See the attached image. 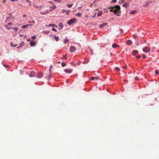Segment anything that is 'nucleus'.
Wrapping results in <instances>:
<instances>
[{
  "label": "nucleus",
  "instance_id": "nucleus-1",
  "mask_svg": "<svg viewBox=\"0 0 159 159\" xmlns=\"http://www.w3.org/2000/svg\"><path fill=\"white\" fill-rule=\"evenodd\" d=\"M111 9L110 10V11L116 13L119 12L120 9V7L119 5H116L115 7H111L110 8Z\"/></svg>",
  "mask_w": 159,
  "mask_h": 159
},
{
  "label": "nucleus",
  "instance_id": "nucleus-2",
  "mask_svg": "<svg viewBox=\"0 0 159 159\" xmlns=\"http://www.w3.org/2000/svg\"><path fill=\"white\" fill-rule=\"evenodd\" d=\"M76 21V19L75 18H74L70 20L69 21L67 22V23L69 25H71L73 24L74 22Z\"/></svg>",
  "mask_w": 159,
  "mask_h": 159
},
{
  "label": "nucleus",
  "instance_id": "nucleus-3",
  "mask_svg": "<svg viewBox=\"0 0 159 159\" xmlns=\"http://www.w3.org/2000/svg\"><path fill=\"white\" fill-rule=\"evenodd\" d=\"M42 7V6L40 7L41 9V7ZM49 12V11L47 10H45L44 11H42V9L40 11V14L42 15H45Z\"/></svg>",
  "mask_w": 159,
  "mask_h": 159
},
{
  "label": "nucleus",
  "instance_id": "nucleus-4",
  "mask_svg": "<svg viewBox=\"0 0 159 159\" xmlns=\"http://www.w3.org/2000/svg\"><path fill=\"white\" fill-rule=\"evenodd\" d=\"M143 50L145 52H148L150 51V49L148 47H145L143 48Z\"/></svg>",
  "mask_w": 159,
  "mask_h": 159
},
{
  "label": "nucleus",
  "instance_id": "nucleus-5",
  "mask_svg": "<svg viewBox=\"0 0 159 159\" xmlns=\"http://www.w3.org/2000/svg\"><path fill=\"white\" fill-rule=\"evenodd\" d=\"M75 48L74 46H71L70 48V51L72 52L75 51Z\"/></svg>",
  "mask_w": 159,
  "mask_h": 159
},
{
  "label": "nucleus",
  "instance_id": "nucleus-6",
  "mask_svg": "<svg viewBox=\"0 0 159 159\" xmlns=\"http://www.w3.org/2000/svg\"><path fill=\"white\" fill-rule=\"evenodd\" d=\"M107 23H104L102 24H101L99 25V27L100 28H103L104 26L107 25Z\"/></svg>",
  "mask_w": 159,
  "mask_h": 159
},
{
  "label": "nucleus",
  "instance_id": "nucleus-7",
  "mask_svg": "<svg viewBox=\"0 0 159 159\" xmlns=\"http://www.w3.org/2000/svg\"><path fill=\"white\" fill-rule=\"evenodd\" d=\"M30 44L31 46H34L36 45V43L33 41L30 42Z\"/></svg>",
  "mask_w": 159,
  "mask_h": 159
},
{
  "label": "nucleus",
  "instance_id": "nucleus-8",
  "mask_svg": "<svg viewBox=\"0 0 159 159\" xmlns=\"http://www.w3.org/2000/svg\"><path fill=\"white\" fill-rule=\"evenodd\" d=\"M38 78H41L42 77V76H43V74L41 72H39L38 73Z\"/></svg>",
  "mask_w": 159,
  "mask_h": 159
},
{
  "label": "nucleus",
  "instance_id": "nucleus-9",
  "mask_svg": "<svg viewBox=\"0 0 159 159\" xmlns=\"http://www.w3.org/2000/svg\"><path fill=\"white\" fill-rule=\"evenodd\" d=\"M138 52L137 50H135L133 52L132 54L134 56H135L138 54Z\"/></svg>",
  "mask_w": 159,
  "mask_h": 159
},
{
  "label": "nucleus",
  "instance_id": "nucleus-10",
  "mask_svg": "<svg viewBox=\"0 0 159 159\" xmlns=\"http://www.w3.org/2000/svg\"><path fill=\"white\" fill-rule=\"evenodd\" d=\"M65 71L67 73H70L72 72V70L70 69H65Z\"/></svg>",
  "mask_w": 159,
  "mask_h": 159
},
{
  "label": "nucleus",
  "instance_id": "nucleus-11",
  "mask_svg": "<svg viewBox=\"0 0 159 159\" xmlns=\"http://www.w3.org/2000/svg\"><path fill=\"white\" fill-rule=\"evenodd\" d=\"M29 26H31V25H29V24H27L26 25H24L22 26L21 27V28L23 29H25L26 28L28 27Z\"/></svg>",
  "mask_w": 159,
  "mask_h": 159
},
{
  "label": "nucleus",
  "instance_id": "nucleus-12",
  "mask_svg": "<svg viewBox=\"0 0 159 159\" xmlns=\"http://www.w3.org/2000/svg\"><path fill=\"white\" fill-rule=\"evenodd\" d=\"M34 73H35L34 71L31 72V73L30 75V76L31 77H34Z\"/></svg>",
  "mask_w": 159,
  "mask_h": 159
},
{
  "label": "nucleus",
  "instance_id": "nucleus-13",
  "mask_svg": "<svg viewBox=\"0 0 159 159\" xmlns=\"http://www.w3.org/2000/svg\"><path fill=\"white\" fill-rule=\"evenodd\" d=\"M132 43V41L130 40H128L126 41V43L127 45H130Z\"/></svg>",
  "mask_w": 159,
  "mask_h": 159
},
{
  "label": "nucleus",
  "instance_id": "nucleus-14",
  "mask_svg": "<svg viewBox=\"0 0 159 159\" xmlns=\"http://www.w3.org/2000/svg\"><path fill=\"white\" fill-rule=\"evenodd\" d=\"M98 79H99V78L98 77H92L91 78V80H98Z\"/></svg>",
  "mask_w": 159,
  "mask_h": 159
},
{
  "label": "nucleus",
  "instance_id": "nucleus-15",
  "mask_svg": "<svg viewBox=\"0 0 159 159\" xmlns=\"http://www.w3.org/2000/svg\"><path fill=\"white\" fill-rule=\"evenodd\" d=\"M46 26H53V27L55 26L57 28V26H55V24H49V25H46Z\"/></svg>",
  "mask_w": 159,
  "mask_h": 159
},
{
  "label": "nucleus",
  "instance_id": "nucleus-16",
  "mask_svg": "<svg viewBox=\"0 0 159 159\" xmlns=\"http://www.w3.org/2000/svg\"><path fill=\"white\" fill-rule=\"evenodd\" d=\"M136 13V10H134L131 11L130 13L131 14H134Z\"/></svg>",
  "mask_w": 159,
  "mask_h": 159
},
{
  "label": "nucleus",
  "instance_id": "nucleus-17",
  "mask_svg": "<svg viewBox=\"0 0 159 159\" xmlns=\"http://www.w3.org/2000/svg\"><path fill=\"white\" fill-rule=\"evenodd\" d=\"M54 38L56 41H58L59 40V37L58 36H55Z\"/></svg>",
  "mask_w": 159,
  "mask_h": 159
},
{
  "label": "nucleus",
  "instance_id": "nucleus-18",
  "mask_svg": "<svg viewBox=\"0 0 159 159\" xmlns=\"http://www.w3.org/2000/svg\"><path fill=\"white\" fill-rule=\"evenodd\" d=\"M26 1L27 2L29 3V6L31 5V2H30V1L29 0H26Z\"/></svg>",
  "mask_w": 159,
  "mask_h": 159
},
{
  "label": "nucleus",
  "instance_id": "nucleus-19",
  "mask_svg": "<svg viewBox=\"0 0 159 159\" xmlns=\"http://www.w3.org/2000/svg\"><path fill=\"white\" fill-rule=\"evenodd\" d=\"M102 11H100L98 13L97 15L98 16H100L102 15Z\"/></svg>",
  "mask_w": 159,
  "mask_h": 159
},
{
  "label": "nucleus",
  "instance_id": "nucleus-20",
  "mask_svg": "<svg viewBox=\"0 0 159 159\" xmlns=\"http://www.w3.org/2000/svg\"><path fill=\"white\" fill-rule=\"evenodd\" d=\"M112 47L113 48H115L117 47V45L115 44H112Z\"/></svg>",
  "mask_w": 159,
  "mask_h": 159
},
{
  "label": "nucleus",
  "instance_id": "nucleus-21",
  "mask_svg": "<svg viewBox=\"0 0 159 159\" xmlns=\"http://www.w3.org/2000/svg\"><path fill=\"white\" fill-rule=\"evenodd\" d=\"M52 75L51 74H49V75H48L47 76V78L48 79H50L51 77H52Z\"/></svg>",
  "mask_w": 159,
  "mask_h": 159
},
{
  "label": "nucleus",
  "instance_id": "nucleus-22",
  "mask_svg": "<svg viewBox=\"0 0 159 159\" xmlns=\"http://www.w3.org/2000/svg\"><path fill=\"white\" fill-rule=\"evenodd\" d=\"M76 16L78 17H80L81 16V13H77L76 14Z\"/></svg>",
  "mask_w": 159,
  "mask_h": 159
},
{
  "label": "nucleus",
  "instance_id": "nucleus-23",
  "mask_svg": "<svg viewBox=\"0 0 159 159\" xmlns=\"http://www.w3.org/2000/svg\"><path fill=\"white\" fill-rule=\"evenodd\" d=\"M59 26L61 27V28H63V25L62 23H60L59 24Z\"/></svg>",
  "mask_w": 159,
  "mask_h": 159
},
{
  "label": "nucleus",
  "instance_id": "nucleus-24",
  "mask_svg": "<svg viewBox=\"0 0 159 159\" xmlns=\"http://www.w3.org/2000/svg\"><path fill=\"white\" fill-rule=\"evenodd\" d=\"M24 43L22 42L21 43H20L19 44L20 46H19V48H20L24 44Z\"/></svg>",
  "mask_w": 159,
  "mask_h": 159
},
{
  "label": "nucleus",
  "instance_id": "nucleus-25",
  "mask_svg": "<svg viewBox=\"0 0 159 159\" xmlns=\"http://www.w3.org/2000/svg\"><path fill=\"white\" fill-rule=\"evenodd\" d=\"M10 45L12 47H15V46H17L16 44H15V45H14L13 43H10Z\"/></svg>",
  "mask_w": 159,
  "mask_h": 159
},
{
  "label": "nucleus",
  "instance_id": "nucleus-26",
  "mask_svg": "<svg viewBox=\"0 0 159 159\" xmlns=\"http://www.w3.org/2000/svg\"><path fill=\"white\" fill-rule=\"evenodd\" d=\"M61 65L63 67H64L66 65V64L65 62H62L61 63Z\"/></svg>",
  "mask_w": 159,
  "mask_h": 159
},
{
  "label": "nucleus",
  "instance_id": "nucleus-27",
  "mask_svg": "<svg viewBox=\"0 0 159 159\" xmlns=\"http://www.w3.org/2000/svg\"><path fill=\"white\" fill-rule=\"evenodd\" d=\"M69 42V40L67 39H66L64 41V43L65 44H66L67 43Z\"/></svg>",
  "mask_w": 159,
  "mask_h": 159
},
{
  "label": "nucleus",
  "instance_id": "nucleus-28",
  "mask_svg": "<svg viewBox=\"0 0 159 159\" xmlns=\"http://www.w3.org/2000/svg\"><path fill=\"white\" fill-rule=\"evenodd\" d=\"M155 72L156 74L159 75V70H156Z\"/></svg>",
  "mask_w": 159,
  "mask_h": 159
},
{
  "label": "nucleus",
  "instance_id": "nucleus-29",
  "mask_svg": "<svg viewBox=\"0 0 159 159\" xmlns=\"http://www.w3.org/2000/svg\"><path fill=\"white\" fill-rule=\"evenodd\" d=\"M13 29L15 32L17 31L18 30V28L16 27L13 28Z\"/></svg>",
  "mask_w": 159,
  "mask_h": 159
},
{
  "label": "nucleus",
  "instance_id": "nucleus-30",
  "mask_svg": "<svg viewBox=\"0 0 159 159\" xmlns=\"http://www.w3.org/2000/svg\"><path fill=\"white\" fill-rule=\"evenodd\" d=\"M5 28L7 29L8 30H9L11 29V28L8 27V25H6L5 26Z\"/></svg>",
  "mask_w": 159,
  "mask_h": 159
},
{
  "label": "nucleus",
  "instance_id": "nucleus-31",
  "mask_svg": "<svg viewBox=\"0 0 159 159\" xmlns=\"http://www.w3.org/2000/svg\"><path fill=\"white\" fill-rule=\"evenodd\" d=\"M63 59H67V56L66 55H65L63 56Z\"/></svg>",
  "mask_w": 159,
  "mask_h": 159
},
{
  "label": "nucleus",
  "instance_id": "nucleus-32",
  "mask_svg": "<svg viewBox=\"0 0 159 159\" xmlns=\"http://www.w3.org/2000/svg\"><path fill=\"white\" fill-rule=\"evenodd\" d=\"M115 69L117 71H120V70L118 67H116Z\"/></svg>",
  "mask_w": 159,
  "mask_h": 159
},
{
  "label": "nucleus",
  "instance_id": "nucleus-33",
  "mask_svg": "<svg viewBox=\"0 0 159 159\" xmlns=\"http://www.w3.org/2000/svg\"><path fill=\"white\" fill-rule=\"evenodd\" d=\"M117 0H113L111 2V3H115L116 2Z\"/></svg>",
  "mask_w": 159,
  "mask_h": 159
},
{
  "label": "nucleus",
  "instance_id": "nucleus-34",
  "mask_svg": "<svg viewBox=\"0 0 159 159\" xmlns=\"http://www.w3.org/2000/svg\"><path fill=\"white\" fill-rule=\"evenodd\" d=\"M142 57L143 58V59H144L146 58V56H145V55H144V54H143L142 55Z\"/></svg>",
  "mask_w": 159,
  "mask_h": 159
},
{
  "label": "nucleus",
  "instance_id": "nucleus-35",
  "mask_svg": "<svg viewBox=\"0 0 159 159\" xmlns=\"http://www.w3.org/2000/svg\"><path fill=\"white\" fill-rule=\"evenodd\" d=\"M54 1L55 2H61V0H55Z\"/></svg>",
  "mask_w": 159,
  "mask_h": 159
},
{
  "label": "nucleus",
  "instance_id": "nucleus-36",
  "mask_svg": "<svg viewBox=\"0 0 159 159\" xmlns=\"http://www.w3.org/2000/svg\"><path fill=\"white\" fill-rule=\"evenodd\" d=\"M31 38L32 39H36V37L35 36H32L31 37Z\"/></svg>",
  "mask_w": 159,
  "mask_h": 159
},
{
  "label": "nucleus",
  "instance_id": "nucleus-37",
  "mask_svg": "<svg viewBox=\"0 0 159 159\" xmlns=\"http://www.w3.org/2000/svg\"><path fill=\"white\" fill-rule=\"evenodd\" d=\"M72 5L73 4H69L67 6L68 7H70L72 6Z\"/></svg>",
  "mask_w": 159,
  "mask_h": 159
},
{
  "label": "nucleus",
  "instance_id": "nucleus-38",
  "mask_svg": "<svg viewBox=\"0 0 159 159\" xmlns=\"http://www.w3.org/2000/svg\"><path fill=\"white\" fill-rule=\"evenodd\" d=\"M123 7H126L128 6V5H127V4H124L123 5Z\"/></svg>",
  "mask_w": 159,
  "mask_h": 159
},
{
  "label": "nucleus",
  "instance_id": "nucleus-39",
  "mask_svg": "<svg viewBox=\"0 0 159 159\" xmlns=\"http://www.w3.org/2000/svg\"><path fill=\"white\" fill-rule=\"evenodd\" d=\"M52 30L55 32L57 31L56 29L55 28H53L52 29Z\"/></svg>",
  "mask_w": 159,
  "mask_h": 159
},
{
  "label": "nucleus",
  "instance_id": "nucleus-40",
  "mask_svg": "<svg viewBox=\"0 0 159 159\" xmlns=\"http://www.w3.org/2000/svg\"><path fill=\"white\" fill-rule=\"evenodd\" d=\"M12 23H11V22H9L8 23L7 25L8 26L9 25H12Z\"/></svg>",
  "mask_w": 159,
  "mask_h": 159
},
{
  "label": "nucleus",
  "instance_id": "nucleus-41",
  "mask_svg": "<svg viewBox=\"0 0 159 159\" xmlns=\"http://www.w3.org/2000/svg\"><path fill=\"white\" fill-rule=\"evenodd\" d=\"M135 80H138V78L137 77H135Z\"/></svg>",
  "mask_w": 159,
  "mask_h": 159
},
{
  "label": "nucleus",
  "instance_id": "nucleus-42",
  "mask_svg": "<svg viewBox=\"0 0 159 159\" xmlns=\"http://www.w3.org/2000/svg\"><path fill=\"white\" fill-rule=\"evenodd\" d=\"M4 66L6 68H7L8 67V65H4Z\"/></svg>",
  "mask_w": 159,
  "mask_h": 159
},
{
  "label": "nucleus",
  "instance_id": "nucleus-43",
  "mask_svg": "<svg viewBox=\"0 0 159 159\" xmlns=\"http://www.w3.org/2000/svg\"><path fill=\"white\" fill-rule=\"evenodd\" d=\"M10 1H12V2H14V1H17L18 0H10Z\"/></svg>",
  "mask_w": 159,
  "mask_h": 159
},
{
  "label": "nucleus",
  "instance_id": "nucleus-44",
  "mask_svg": "<svg viewBox=\"0 0 159 159\" xmlns=\"http://www.w3.org/2000/svg\"><path fill=\"white\" fill-rule=\"evenodd\" d=\"M136 57H137V58H138V59L140 57V56H139H139H137Z\"/></svg>",
  "mask_w": 159,
  "mask_h": 159
},
{
  "label": "nucleus",
  "instance_id": "nucleus-45",
  "mask_svg": "<svg viewBox=\"0 0 159 159\" xmlns=\"http://www.w3.org/2000/svg\"><path fill=\"white\" fill-rule=\"evenodd\" d=\"M116 15L118 16H120V14L119 13L116 14Z\"/></svg>",
  "mask_w": 159,
  "mask_h": 159
},
{
  "label": "nucleus",
  "instance_id": "nucleus-46",
  "mask_svg": "<svg viewBox=\"0 0 159 159\" xmlns=\"http://www.w3.org/2000/svg\"><path fill=\"white\" fill-rule=\"evenodd\" d=\"M69 11H67L66 13V14H67V15H69Z\"/></svg>",
  "mask_w": 159,
  "mask_h": 159
},
{
  "label": "nucleus",
  "instance_id": "nucleus-47",
  "mask_svg": "<svg viewBox=\"0 0 159 159\" xmlns=\"http://www.w3.org/2000/svg\"><path fill=\"white\" fill-rule=\"evenodd\" d=\"M56 8V6H53V9H55V8Z\"/></svg>",
  "mask_w": 159,
  "mask_h": 159
},
{
  "label": "nucleus",
  "instance_id": "nucleus-48",
  "mask_svg": "<svg viewBox=\"0 0 159 159\" xmlns=\"http://www.w3.org/2000/svg\"><path fill=\"white\" fill-rule=\"evenodd\" d=\"M53 66H50V69H51V68H52Z\"/></svg>",
  "mask_w": 159,
  "mask_h": 159
},
{
  "label": "nucleus",
  "instance_id": "nucleus-49",
  "mask_svg": "<svg viewBox=\"0 0 159 159\" xmlns=\"http://www.w3.org/2000/svg\"><path fill=\"white\" fill-rule=\"evenodd\" d=\"M66 11L65 10H63L62 11V12H63V13L65 12Z\"/></svg>",
  "mask_w": 159,
  "mask_h": 159
},
{
  "label": "nucleus",
  "instance_id": "nucleus-50",
  "mask_svg": "<svg viewBox=\"0 0 159 159\" xmlns=\"http://www.w3.org/2000/svg\"><path fill=\"white\" fill-rule=\"evenodd\" d=\"M49 71L50 73H51V69H49Z\"/></svg>",
  "mask_w": 159,
  "mask_h": 159
},
{
  "label": "nucleus",
  "instance_id": "nucleus-51",
  "mask_svg": "<svg viewBox=\"0 0 159 159\" xmlns=\"http://www.w3.org/2000/svg\"><path fill=\"white\" fill-rule=\"evenodd\" d=\"M31 22H32L34 24L35 23V21H32Z\"/></svg>",
  "mask_w": 159,
  "mask_h": 159
},
{
  "label": "nucleus",
  "instance_id": "nucleus-52",
  "mask_svg": "<svg viewBox=\"0 0 159 159\" xmlns=\"http://www.w3.org/2000/svg\"><path fill=\"white\" fill-rule=\"evenodd\" d=\"M5 0H4L3 2V3H5Z\"/></svg>",
  "mask_w": 159,
  "mask_h": 159
},
{
  "label": "nucleus",
  "instance_id": "nucleus-53",
  "mask_svg": "<svg viewBox=\"0 0 159 159\" xmlns=\"http://www.w3.org/2000/svg\"><path fill=\"white\" fill-rule=\"evenodd\" d=\"M23 16H24V17H26V15L25 14H24Z\"/></svg>",
  "mask_w": 159,
  "mask_h": 159
},
{
  "label": "nucleus",
  "instance_id": "nucleus-54",
  "mask_svg": "<svg viewBox=\"0 0 159 159\" xmlns=\"http://www.w3.org/2000/svg\"><path fill=\"white\" fill-rule=\"evenodd\" d=\"M50 2L52 3V4H53V3L51 1L49 2Z\"/></svg>",
  "mask_w": 159,
  "mask_h": 159
},
{
  "label": "nucleus",
  "instance_id": "nucleus-55",
  "mask_svg": "<svg viewBox=\"0 0 159 159\" xmlns=\"http://www.w3.org/2000/svg\"><path fill=\"white\" fill-rule=\"evenodd\" d=\"M29 23H31V21H29V22H28Z\"/></svg>",
  "mask_w": 159,
  "mask_h": 159
},
{
  "label": "nucleus",
  "instance_id": "nucleus-56",
  "mask_svg": "<svg viewBox=\"0 0 159 159\" xmlns=\"http://www.w3.org/2000/svg\"><path fill=\"white\" fill-rule=\"evenodd\" d=\"M96 15V13L95 14V15H94V16H93V17H94V16H95V15Z\"/></svg>",
  "mask_w": 159,
  "mask_h": 159
},
{
  "label": "nucleus",
  "instance_id": "nucleus-57",
  "mask_svg": "<svg viewBox=\"0 0 159 159\" xmlns=\"http://www.w3.org/2000/svg\"><path fill=\"white\" fill-rule=\"evenodd\" d=\"M124 68H125V66H124Z\"/></svg>",
  "mask_w": 159,
  "mask_h": 159
}]
</instances>
